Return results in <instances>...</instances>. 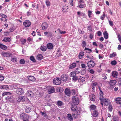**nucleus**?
<instances>
[{"instance_id":"obj_15","label":"nucleus","mask_w":121,"mask_h":121,"mask_svg":"<svg viewBox=\"0 0 121 121\" xmlns=\"http://www.w3.org/2000/svg\"><path fill=\"white\" fill-rule=\"evenodd\" d=\"M65 95L68 96H69L71 95V92L69 89L66 88L65 90Z\"/></svg>"},{"instance_id":"obj_9","label":"nucleus","mask_w":121,"mask_h":121,"mask_svg":"<svg viewBox=\"0 0 121 121\" xmlns=\"http://www.w3.org/2000/svg\"><path fill=\"white\" fill-rule=\"evenodd\" d=\"M16 92L17 94L20 95H22L24 93L23 89L21 88H17Z\"/></svg>"},{"instance_id":"obj_11","label":"nucleus","mask_w":121,"mask_h":121,"mask_svg":"<svg viewBox=\"0 0 121 121\" xmlns=\"http://www.w3.org/2000/svg\"><path fill=\"white\" fill-rule=\"evenodd\" d=\"M31 25V22L30 21L28 20L25 21L23 23V26L26 27H29Z\"/></svg>"},{"instance_id":"obj_4","label":"nucleus","mask_w":121,"mask_h":121,"mask_svg":"<svg viewBox=\"0 0 121 121\" xmlns=\"http://www.w3.org/2000/svg\"><path fill=\"white\" fill-rule=\"evenodd\" d=\"M116 81L115 80H110L109 82L110 89L113 88L116 83Z\"/></svg>"},{"instance_id":"obj_35","label":"nucleus","mask_w":121,"mask_h":121,"mask_svg":"<svg viewBox=\"0 0 121 121\" xmlns=\"http://www.w3.org/2000/svg\"><path fill=\"white\" fill-rule=\"evenodd\" d=\"M76 72H71L69 74L70 77H72L73 78L76 75Z\"/></svg>"},{"instance_id":"obj_37","label":"nucleus","mask_w":121,"mask_h":121,"mask_svg":"<svg viewBox=\"0 0 121 121\" xmlns=\"http://www.w3.org/2000/svg\"><path fill=\"white\" fill-rule=\"evenodd\" d=\"M76 64L75 63H73L70 65V67L69 68L70 69H72L73 68L75 67Z\"/></svg>"},{"instance_id":"obj_50","label":"nucleus","mask_w":121,"mask_h":121,"mask_svg":"<svg viewBox=\"0 0 121 121\" xmlns=\"http://www.w3.org/2000/svg\"><path fill=\"white\" fill-rule=\"evenodd\" d=\"M117 35L118 40L120 43H121V37L119 34H118Z\"/></svg>"},{"instance_id":"obj_63","label":"nucleus","mask_w":121,"mask_h":121,"mask_svg":"<svg viewBox=\"0 0 121 121\" xmlns=\"http://www.w3.org/2000/svg\"><path fill=\"white\" fill-rule=\"evenodd\" d=\"M81 67L82 69H84L86 68V65L84 64H82L81 65Z\"/></svg>"},{"instance_id":"obj_40","label":"nucleus","mask_w":121,"mask_h":121,"mask_svg":"<svg viewBox=\"0 0 121 121\" xmlns=\"http://www.w3.org/2000/svg\"><path fill=\"white\" fill-rule=\"evenodd\" d=\"M77 14L79 16V17L81 16H84L85 15V14L82 12H77Z\"/></svg>"},{"instance_id":"obj_18","label":"nucleus","mask_w":121,"mask_h":121,"mask_svg":"<svg viewBox=\"0 0 121 121\" xmlns=\"http://www.w3.org/2000/svg\"><path fill=\"white\" fill-rule=\"evenodd\" d=\"M9 88V86L7 85H1L0 86V89H8Z\"/></svg>"},{"instance_id":"obj_28","label":"nucleus","mask_w":121,"mask_h":121,"mask_svg":"<svg viewBox=\"0 0 121 121\" xmlns=\"http://www.w3.org/2000/svg\"><path fill=\"white\" fill-rule=\"evenodd\" d=\"M37 59L39 60H40L43 58V56L41 54H39L37 56Z\"/></svg>"},{"instance_id":"obj_34","label":"nucleus","mask_w":121,"mask_h":121,"mask_svg":"<svg viewBox=\"0 0 121 121\" xmlns=\"http://www.w3.org/2000/svg\"><path fill=\"white\" fill-rule=\"evenodd\" d=\"M79 78L78 77L75 75L74 77H73L72 78L73 81H76L78 80Z\"/></svg>"},{"instance_id":"obj_64","label":"nucleus","mask_w":121,"mask_h":121,"mask_svg":"<svg viewBox=\"0 0 121 121\" xmlns=\"http://www.w3.org/2000/svg\"><path fill=\"white\" fill-rule=\"evenodd\" d=\"M113 119L114 121H118V118L117 117H114Z\"/></svg>"},{"instance_id":"obj_45","label":"nucleus","mask_w":121,"mask_h":121,"mask_svg":"<svg viewBox=\"0 0 121 121\" xmlns=\"http://www.w3.org/2000/svg\"><path fill=\"white\" fill-rule=\"evenodd\" d=\"M76 89H73L71 90V93L73 95H75L76 94Z\"/></svg>"},{"instance_id":"obj_43","label":"nucleus","mask_w":121,"mask_h":121,"mask_svg":"<svg viewBox=\"0 0 121 121\" xmlns=\"http://www.w3.org/2000/svg\"><path fill=\"white\" fill-rule=\"evenodd\" d=\"M46 3L47 7L50 6V3L49 0H47L46 1Z\"/></svg>"},{"instance_id":"obj_16","label":"nucleus","mask_w":121,"mask_h":121,"mask_svg":"<svg viewBox=\"0 0 121 121\" xmlns=\"http://www.w3.org/2000/svg\"><path fill=\"white\" fill-rule=\"evenodd\" d=\"M66 117L67 119L70 121H72L73 120L71 115L70 113L68 114L67 115Z\"/></svg>"},{"instance_id":"obj_53","label":"nucleus","mask_w":121,"mask_h":121,"mask_svg":"<svg viewBox=\"0 0 121 121\" xmlns=\"http://www.w3.org/2000/svg\"><path fill=\"white\" fill-rule=\"evenodd\" d=\"M86 45V42L85 41H83L82 42V46L83 47H85Z\"/></svg>"},{"instance_id":"obj_42","label":"nucleus","mask_w":121,"mask_h":121,"mask_svg":"<svg viewBox=\"0 0 121 121\" xmlns=\"http://www.w3.org/2000/svg\"><path fill=\"white\" fill-rule=\"evenodd\" d=\"M30 59L31 61L35 62H36V60L34 57L33 56H31L30 57Z\"/></svg>"},{"instance_id":"obj_52","label":"nucleus","mask_w":121,"mask_h":121,"mask_svg":"<svg viewBox=\"0 0 121 121\" xmlns=\"http://www.w3.org/2000/svg\"><path fill=\"white\" fill-rule=\"evenodd\" d=\"M57 104L59 106H61L62 105L63 103L61 101H58L57 102Z\"/></svg>"},{"instance_id":"obj_24","label":"nucleus","mask_w":121,"mask_h":121,"mask_svg":"<svg viewBox=\"0 0 121 121\" xmlns=\"http://www.w3.org/2000/svg\"><path fill=\"white\" fill-rule=\"evenodd\" d=\"M28 78L30 80L32 81H34L35 80L34 77L32 76H29Z\"/></svg>"},{"instance_id":"obj_61","label":"nucleus","mask_w":121,"mask_h":121,"mask_svg":"<svg viewBox=\"0 0 121 121\" xmlns=\"http://www.w3.org/2000/svg\"><path fill=\"white\" fill-rule=\"evenodd\" d=\"M92 85L93 86H95L97 84V82H92Z\"/></svg>"},{"instance_id":"obj_62","label":"nucleus","mask_w":121,"mask_h":121,"mask_svg":"<svg viewBox=\"0 0 121 121\" xmlns=\"http://www.w3.org/2000/svg\"><path fill=\"white\" fill-rule=\"evenodd\" d=\"M109 22L110 26H113V22L112 21H109Z\"/></svg>"},{"instance_id":"obj_6","label":"nucleus","mask_w":121,"mask_h":121,"mask_svg":"<svg viewBox=\"0 0 121 121\" xmlns=\"http://www.w3.org/2000/svg\"><path fill=\"white\" fill-rule=\"evenodd\" d=\"M95 63L93 61H89L87 63V65L89 67H93L95 65Z\"/></svg>"},{"instance_id":"obj_38","label":"nucleus","mask_w":121,"mask_h":121,"mask_svg":"<svg viewBox=\"0 0 121 121\" xmlns=\"http://www.w3.org/2000/svg\"><path fill=\"white\" fill-rule=\"evenodd\" d=\"M86 5V4H78V6L77 7H79V8H82L84 7H85Z\"/></svg>"},{"instance_id":"obj_26","label":"nucleus","mask_w":121,"mask_h":121,"mask_svg":"<svg viewBox=\"0 0 121 121\" xmlns=\"http://www.w3.org/2000/svg\"><path fill=\"white\" fill-rule=\"evenodd\" d=\"M105 39H107L108 38V35L107 31H105L103 33Z\"/></svg>"},{"instance_id":"obj_25","label":"nucleus","mask_w":121,"mask_h":121,"mask_svg":"<svg viewBox=\"0 0 121 121\" xmlns=\"http://www.w3.org/2000/svg\"><path fill=\"white\" fill-rule=\"evenodd\" d=\"M90 98L91 101H94L95 99V96L94 94L91 95L90 96Z\"/></svg>"},{"instance_id":"obj_48","label":"nucleus","mask_w":121,"mask_h":121,"mask_svg":"<svg viewBox=\"0 0 121 121\" xmlns=\"http://www.w3.org/2000/svg\"><path fill=\"white\" fill-rule=\"evenodd\" d=\"M11 60L13 62H16L17 61V58H15V57H12L11 59Z\"/></svg>"},{"instance_id":"obj_29","label":"nucleus","mask_w":121,"mask_h":121,"mask_svg":"<svg viewBox=\"0 0 121 121\" xmlns=\"http://www.w3.org/2000/svg\"><path fill=\"white\" fill-rule=\"evenodd\" d=\"M84 50L86 51V52L87 53H90L92 51V50L89 48H85L84 49Z\"/></svg>"},{"instance_id":"obj_20","label":"nucleus","mask_w":121,"mask_h":121,"mask_svg":"<svg viewBox=\"0 0 121 121\" xmlns=\"http://www.w3.org/2000/svg\"><path fill=\"white\" fill-rule=\"evenodd\" d=\"M85 81V79L84 77H82V76H80L79 78L78 82H83Z\"/></svg>"},{"instance_id":"obj_41","label":"nucleus","mask_w":121,"mask_h":121,"mask_svg":"<svg viewBox=\"0 0 121 121\" xmlns=\"http://www.w3.org/2000/svg\"><path fill=\"white\" fill-rule=\"evenodd\" d=\"M96 106L94 105H92L90 106V109L91 110H94L96 108Z\"/></svg>"},{"instance_id":"obj_19","label":"nucleus","mask_w":121,"mask_h":121,"mask_svg":"<svg viewBox=\"0 0 121 121\" xmlns=\"http://www.w3.org/2000/svg\"><path fill=\"white\" fill-rule=\"evenodd\" d=\"M99 114L98 111L95 110L92 113V115L94 117H97Z\"/></svg>"},{"instance_id":"obj_1","label":"nucleus","mask_w":121,"mask_h":121,"mask_svg":"<svg viewBox=\"0 0 121 121\" xmlns=\"http://www.w3.org/2000/svg\"><path fill=\"white\" fill-rule=\"evenodd\" d=\"M5 99L7 103H14L15 102L13 99V97L12 96H8L5 98Z\"/></svg>"},{"instance_id":"obj_8","label":"nucleus","mask_w":121,"mask_h":121,"mask_svg":"<svg viewBox=\"0 0 121 121\" xmlns=\"http://www.w3.org/2000/svg\"><path fill=\"white\" fill-rule=\"evenodd\" d=\"M49 89L48 90V94H50L55 92V89L52 86H49Z\"/></svg>"},{"instance_id":"obj_39","label":"nucleus","mask_w":121,"mask_h":121,"mask_svg":"<svg viewBox=\"0 0 121 121\" xmlns=\"http://www.w3.org/2000/svg\"><path fill=\"white\" fill-rule=\"evenodd\" d=\"M11 93L9 92H5L2 94V95L4 96L6 95H10Z\"/></svg>"},{"instance_id":"obj_32","label":"nucleus","mask_w":121,"mask_h":121,"mask_svg":"<svg viewBox=\"0 0 121 121\" xmlns=\"http://www.w3.org/2000/svg\"><path fill=\"white\" fill-rule=\"evenodd\" d=\"M31 108L29 107H26L25 108V111L27 113L31 111Z\"/></svg>"},{"instance_id":"obj_60","label":"nucleus","mask_w":121,"mask_h":121,"mask_svg":"<svg viewBox=\"0 0 121 121\" xmlns=\"http://www.w3.org/2000/svg\"><path fill=\"white\" fill-rule=\"evenodd\" d=\"M84 2L83 0H80L78 2V4H82L84 3Z\"/></svg>"},{"instance_id":"obj_44","label":"nucleus","mask_w":121,"mask_h":121,"mask_svg":"<svg viewBox=\"0 0 121 121\" xmlns=\"http://www.w3.org/2000/svg\"><path fill=\"white\" fill-rule=\"evenodd\" d=\"M99 89L100 90V97H101V98H104L103 97V92L102 91L100 90V88H99Z\"/></svg>"},{"instance_id":"obj_2","label":"nucleus","mask_w":121,"mask_h":121,"mask_svg":"<svg viewBox=\"0 0 121 121\" xmlns=\"http://www.w3.org/2000/svg\"><path fill=\"white\" fill-rule=\"evenodd\" d=\"M99 99L101 102H102L104 103V105L105 106H107L110 103V101L107 99L101 98V97H100Z\"/></svg>"},{"instance_id":"obj_21","label":"nucleus","mask_w":121,"mask_h":121,"mask_svg":"<svg viewBox=\"0 0 121 121\" xmlns=\"http://www.w3.org/2000/svg\"><path fill=\"white\" fill-rule=\"evenodd\" d=\"M116 102L117 104H121V98L118 97L117 98H115Z\"/></svg>"},{"instance_id":"obj_56","label":"nucleus","mask_w":121,"mask_h":121,"mask_svg":"<svg viewBox=\"0 0 121 121\" xmlns=\"http://www.w3.org/2000/svg\"><path fill=\"white\" fill-rule=\"evenodd\" d=\"M32 93L30 91H27V95L29 96H30V97L32 96Z\"/></svg>"},{"instance_id":"obj_31","label":"nucleus","mask_w":121,"mask_h":121,"mask_svg":"<svg viewBox=\"0 0 121 121\" xmlns=\"http://www.w3.org/2000/svg\"><path fill=\"white\" fill-rule=\"evenodd\" d=\"M2 41L5 42H9L10 41L11 39L9 37L5 38Z\"/></svg>"},{"instance_id":"obj_22","label":"nucleus","mask_w":121,"mask_h":121,"mask_svg":"<svg viewBox=\"0 0 121 121\" xmlns=\"http://www.w3.org/2000/svg\"><path fill=\"white\" fill-rule=\"evenodd\" d=\"M53 83L56 85H59L61 83V81H58L57 80H55V79H54L53 81Z\"/></svg>"},{"instance_id":"obj_7","label":"nucleus","mask_w":121,"mask_h":121,"mask_svg":"<svg viewBox=\"0 0 121 121\" xmlns=\"http://www.w3.org/2000/svg\"><path fill=\"white\" fill-rule=\"evenodd\" d=\"M80 111H78L76 112L75 113L72 114V116L74 118L77 119L79 117L80 115Z\"/></svg>"},{"instance_id":"obj_49","label":"nucleus","mask_w":121,"mask_h":121,"mask_svg":"<svg viewBox=\"0 0 121 121\" xmlns=\"http://www.w3.org/2000/svg\"><path fill=\"white\" fill-rule=\"evenodd\" d=\"M111 64L112 65H115L117 64V62L116 60L112 61H111Z\"/></svg>"},{"instance_id":"obj_46","label":"nucleus","mask_w":121,"mask_h":121,"mask_svg":"<svg viewBox=\"0 0 121 121\" xmlns=\"http://www.w3.org/2000/svg\"><path fill=\"white\" fill-rule=\"evenodd\" d=\"M92 11L90 10H89L88 11V15L89 18L91 17V15L92 14Z\"/></svg>"},{"instance_id":"obj_59","label":"nucleus","mask_w":121,"mask_h":121,"mask_svg":"<svg viewBox=\"0 0 121 121\" xmlns=\"http://www.w3.org/2000/svg\"><path fill=\"white\" fill-rule=\"evenodd\" d=\"M109 111L110 112H111L112 110V108L111 105H109L108 107Z\"/></svg>"},{"instance_id":"obj_23","label":"nucleus","mask_w":121,"mask_h":121,"mask_svg":"<svg viewBox=\"0 0 121 121\" xmlns=\"http://www.w3.org/2000/svg\"><path fill=\"white\" fill-rule=\"evenodd\" d=\"M84 55L83 52L82 51L78 55V57L79 59H82Z\"/></svg>"},{"instance_id":"obj_47","label":"nucleus","mask_w":121,"mask_h":121,"mask_svg":"<svg viewBox=\"0 0 121 121\" xmlns=\"http://www.w3.org/2000/svg\"><path fill=\"white\" fill-rule=\"evenodd\" d=\"M25 62V60L23 59L20 60V63L22 64H24Z\"/></svg>"},{"instance_id":"obj_51","label":"nucleus","mask_w":121,"mask_h":121,"mask_svg":"<svg viewBox=\"0 0 121 121\" xmlns=\"http://www.w3.org/2000/svg\"><path fill=\"white\" fill-rule=\"evenodd\" d=\"M21 42H22V45H24V43H26V40L25 39H24L22 40V39H21Z\"/></svg>"},{"instance_id":"obj_17","label":"nucleus","mask_w":121,"mask_h":121,"mask_svg":"<svg viewBox=\"0 0 121 121\" xmlns=\"http://www.w3.org/2000/svg\"><path fill=\"white\" fill-rule=\"evenodd\" d=\"M2 55L4 56V57H9L11 56V54L9 53L6 52H3L2 54Z\"/></svg>"},{"instance_id":"obj_10","label":"nucleus","mask_w":121,"mask_h":121,"mask_svg":"<svg viewBox=\"0 0 121 121\" xmlns=\"http://www.w3.org/2000/svg\"><path fill=\"white\" fill-rule=\"evenodd\" d=\"M61 79L63 81L66 82L68 78V76L65 74L62 75L61 76Z\"/></svg>"},{"instance_id":"obj_33","label":"nucleus","mask_w":121,"mask_h":121,"mask_svg":"<svg viewBox=\"0 0 121 121\" xmlns=\"http://www.w3.org/2000/svg\"><path fill=\"white\" fill-rule=\"evenodd\" d=\"M0 48L3 49H7V47L5 45L0 43Z\"/></svg>"},{"instance_id":"obj_13","label":"nucleus","mask_w":121,"mask_h":121,"mask_svg":"<svg viewBox=\"0 0 121 121\" xmlns=\"http://www.w3.org/2000/svg\"><path fill=\"white\" fill-rule=\"evenodd\" d=\"M25 100V98L24 96H19L18 97L17 101L18 102H23Z\"/></svg>"},{"instance_id":"obj_12","label":"nucleus","mask_w":121,"mask_h":121,"mask_svg":"<svg viewBox=\"0 0 121 121\" xmlns=\"http://www.w3.org/2000/svg\"><path fill=\"white\" fill-rule=\"evenodd\" d=\"M47 48L48 49L51 50L53 49L54 46L53 44L51 43H49L47 45Z\"/></svg>"},{"instance_id":"obj_30","label":"nucleus","mask_w":121,"mask_h":121,"mask_svg":"<svg viewBox=\"0 0 121 121\" xmlns=\"http://www.w3.org/2000/svg\"><path fill=\"white\" fill-rule=\"evenodd\" d=\"M47 47L44 46H42L40 47V49L43 51H46L47 49Z\"/></svg>"},{"instance_id":"obj_55","label":"nucleus","mask_w":121,"mask_h":121,"mask_svg":"<svg viewBox=\"0 0 121 121\" xmlns=\"http://www.w3.org/2000/svg\"><path fill=\"white\" fill-rule=\"evenodd\" d=\"M105 17V14L104 13L100 17V19L102 20H103Z\"/></svg>"},{"instance_id":"obj_58","label":"nucleus","mask_w":121,"mask_h":121,"mask_svg":"<svg viewBox=\"0 0 121 121\" xmlns=\"http://www.w3.org/2000/svg\"><path fill=\"white\" fill-rule=\"evenodd\" d=\"M4 78L2 74H0V80L3 81L4 80Z\"/></svg>"},{"instance_id":"obj_27","label":"nucleus","mask_w":121,"mask_h":121,"mask_svg":"<svg viewBox=\"0 0 121 121\" xmlns=\"http://www.w3.org/2000/svg\"><path fill=\"white\" fill-rule=\"evenodd\" d=\"M112 76L113 77L116 78L117 77L118 74V73L116 71L113 72L112 73Z\"/></svg>"},{"instance_id":"obj_14","label":"nucleus","mask_w":121,"mask_h":121,"mask_svg":"<svg viewBox=\"0 0 121 121\" xmlns=\"http://www.w3.org/2000/svg\"><path fill=\"white\" fill-rule=\"evenodd\" d=\"M42 30H46L48 27V24L46 22H44L42 24Z\"/></svg>"},{"instance_id":"obj_57","label":"nucleus","mask_w":121,"mask_h":121,"mask_svg":"<svg viewBox=\"0 0 121 121\" xmlns=\"http://www.w3.org/2000/svg\"><path fill=\"white\" fill-rule=\"evenodd\" d=\"M25 115L24 114L22 113L20 115V118L21 119H23L24 118Z\"/></svg>"},{"instance_id":"obj_3","label":"nucleus","mask_w":121,"mask_h":121,"mask_svg":"<svg viewBox=\"0 0 121 121\" xmlns=\"http://www.w3.org/2000/svg\"><path fill=\"white\" fill-rule=\"evenodd\" d=\"M72 102L74 105H77L79 104V100L78 98L76 96H74L72 99Z\"/></svg>"},{"instance_id":"obj_36","label":"nucleus","mask_w":121,"mask_h":121,"mask_svg":"<svg viewBox=\"0 0 121 121\" xmlns=\"http://www.w3.org/2000/svg\"><path fill=\"white\" fill-rule=\"evenodd\" d=\"M116 55L117 54L115 52H113L110 55L109 57L110 58H111L115 56H116Z\"/></svg>"},{"instance_id":"obj_5","label":"nucleus","mask_w":121,"mask_h":121,"mask_svg":"<svg viewBox=\"0 0 121 121\" xmlns=\"http://www.w3.org/2000/svg\"><path fill=\"white\" fill-rule=\"evenodd\" d=\"M71 110L73 111H81V109L80 108H78L75 105H72L71 107Z\"/></svg>"},{"instance_id":"obj_54","label":"nucleus","mask_w":121,"mask_h":121,"mask_svg":"<svg viewBox=\"0 0 121 121\" xmlns=\"http://www.w3.org/2000/svg\"><path fill=\"white\" fill-rule=\"evenodd\" d=\"M0 15L3 18H6L7 17L6 15H5L3 13H0Z\"/></svg>"}]
</instances>
